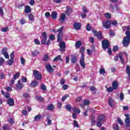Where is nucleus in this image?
I'll return each mask as SVG.
<instances>
[{"label": "nucleus", "mask_w": 130, "mask_h": 130, "mask_svg": "<svg viewBox=\"0 0 130 130\" xmlns=\"http://www.w3.org/2000/svg\"><path fill=\"white\" fill-rule=\"evenodd\" d=\"M80 52L81 53V56L80 59V64L83 69H85V54L84 53L85 52V47H82L80 48Z\"/></svg>", "instance_id": "obj_1"}, {"label": "nucleus", "mask_w": 130, "mask_h": 130, "mask_svg": "<svg viewBox=\"0 0 130 130\" xmlns=\"http://www.w3.org/2000/svg\"><path fill=\"white\" fill-rule=\"evenodd\" d=\"M125 35L126 36L124 38L122 44L124 47H127L130 43V31L128 30L126 31L125 32Z\"/></svg>", "instance_id": "obj_2"}, {"label": "nucleus", "mask_w": 130, "mask_h": 130, "mask_svg": "<svg viewBox=\"0 0 130 130\" xmlns=\"http://www.w3.org/2000/svg\"><path fill=\"white\" fill-rule=\"evenodd\" d=\"M104 121H105V116L103 115L99 116L97 118L96 126L101 127Z\"/></svg>", "instance_id": "obj_3"}, {"label": "nucleus", "mask_w": 130, "mask_h": 130, "mask_svg": "<svg viewBox=\"0 0 130 130\" xmlns=\"http://www.w3.org/2000/svg\"><path fill=\"white\" fill-rule=\"evenodd\" d=\"M32 75L35 80H38L39 81L41 80V79H42V76L41 75V74H40V73H39V71L37 70H34L33 71Z\"/></svg>", "instance_id": "obj_4"}, {"label": "nucleus", "mask_w": 130, "mask_h": 130, "mask_svg": "<svg viewBox=\"0 0 130 130\" xmlns=\"http://www.w3.org/2000/svg\"><path fill=\"white\" fill-rule=\"evenodd\" d=\"M62 30H63V27H61L60 28L57 30V32H59L57 36V41L58 42H61V40L62 39Z\"/></svg>", "instance_id": "obj_5"}, {"label": "nucleus", "mask_w": 130, "mask_h": 130, "mask_svg": "<svg viewBox=\"0 0 130 130\" xmlns=\"http://www.w3.org/2000/svg\"><path fill=\"white\" fill-rule=\"evenodd\" d=\"M124 115L126 117V118L124 120L125 126L126 127H130L129 115L128 114H125Z\"/></svg>", "instance_id": "obj_6"}, {"label": "nucleus", "mask_w": 130, "mask_h": 130, "mask_svg": "<svg viewBox=\"0 0 130 130\" xmlns=\"http://www.w3.org/2000/svg\"><path fill=\"white\" fill-rule=\"evenodd\" d=\"M111 25V21L109 20H107V21L103 22V26L106 29H109L110 28V26Z\"/></svg>", "instance_id": "obj_7"}, {"label": "nucleus", "mask_w": 130, "mask_h": 130, "mask_svg": "<svg viewBox=\"0 0 130 130\" xmlns=\"http://www.w3.org/2000/svg\"><path fill=\"white\" fill-rule=\"evenodd\" d=\"M59 46L60 47L59 49V51H66V43L60 42L59 44Z\"/></svg>", "instance_id": "obj_8"}, {"label": "nucleus", "mask_w": 130, "mask_h": 130, "mask_svg": "<svg viewBox=\"0 0 130 130\" xmlns=\"http://www.w3.org/2000/svg\"><path fill=\"white\" fill-rule=\"evenodd\" d=\"M102 46L104 49H107L109 47V42L107 40L102 41Z\"/></svg>", "instance_id": "obj_9"}, {"label": "nucleus", "mask_w": 130, "mask_h": 130, "mask_svg": "<svg viewBox=\"0 0 130 130\" xmlns=\"http://www.w3.org/2000/svg\"><path fill=\"white\" fill-rule=\"evenodd\" d=\"M92 33L94 35V36H96L98 39H102V35L101 34V32H97L96 30H93Z\"/></svg>", "instance_id": "obj_10"}, {"label": "nucleus", "mask_w": 130, "mask_h": 130, "mask_svg": "<svg viewBox=\"0 0 130 130\" xmlns=\"http://www.w3.org/2000/svg\"><path fill=\"white\" fill-rule=\"evenodd\" d=\"M24 88V85L21 82V80H18V83L16 85V90H20Z\"/></svg>", "instance_id": "obj_11"}, {"label": "nucleus", "mask_w": 130, "mask_h": 130, "mask_svg": "<svg viewBox=\"0 0 130 130\" xmlns=\"http://www.w3.org/2000/svg\"><path fill=\"white\" fill-rule=\"evenodd\" d=\"M45 68L48 73H53V69H52L51 65L49 64H46Z\"/></svg>", "instance_id": "obj_12"}, {"label": "nucleus", "mask_w": 130, "mask_h": 130, "mask_svg": "<svg viewBox=\"0 0 130 130\" xmlns=\"http://www.w3.org/2000/svg\"><path fill=\"white\" fill-rule=\"evenodd\" d=\"M58 21L61 24L66 22V14L64 13H61L60 15V19H58Z\"/></svg>", "instance_id": "obj_13"}, {"label": "nucleus", "mask_w": 130, "mask_h": 130, "mask_svg": "<svg viewBox=\"0 0 130 130\" xmlns=\"http://www.w3.org/2000/svg\"><path fill=\"white\" fill-rule=\"evenodd\" d=\"M39 83L37 80H32L31 82L30 83L29 86L31 88H35V87H37Z\"/></svg>", "instance_id": "obj_14"}, {"label": "nucleus", "mask_w": 130, "mask_h": 130, "mask_svg": "<svg viewBox=\"0 0 130 130\" xmlns=\"http://www.w3.org/2000/svg\"><path fill=\"white\" fill-rule=\"evenodd\" d=\"M108 102L111 107H114L115 106V101L112 98H110L108 100Z\"/></svg>", "instance_id": "obj_15"}, {"label": "nucleus", "mask_w": 130, "mask_h": 130, "mask_svg": "<svg viewBox=\"0 0 130 130\" xmlns=\"http://www.w3.org/2000/svg\"><path fill=\"white\" fill-rule=\"evenodd\" d=\"M72 11H73V10L71 7L69 6H67L66 7V11L65 13L67 16H69V15H71V13H72Z\"/></svg>", "instance_id": "obj_16"}, {"label": "nucleus", "mask_w": 130, "mask_h": 130, "mask_svg": "<svg viewBox=\"0 0 130 130\" xmlns=\"http://www.w3.org/2000/svg\"><path fill=\"white\" fill-rule=\"evenodd\" d=\"M7 104L10 106H14L15 104V102L14 101V99H9L7 100Z\"/></svg>", "instance_id": "obj_17"}, {"label": "nucleus", "mask_w": 130, "mask_h": 130, "mask_svg": "<svg viewBox=\"0 0 130 130\" xmlns=\"http://www.w3.org/2000/svg\"><path fill=\"white\" fill-rule=\"evenodd\" d=\"M74 27L76 30H80L81 29V23H78V22H75L74 24Z\"/></svg>", "instance_id": "obj_18"}, {"label": "nucleus", "mask_w": 130, "mask_h": 130, "mask_svg": "<svg viewBox=\"0 0 130 130\" xmlns=\"http://www.w3.org/2000/svg\"><path fill=\"white\" fill-rule=\"evenodd\" d=\"M112 87L114 90H117V88H118V83L115 81H113L112 84Z\"/></svg>", "instance_id": "obj_19"}, {"label": "nucleus", "mask_w": 130, "mask_h": 130, "mask_svg": "<svg viewBox=\"0 0 130 130\" xmlns=\"http://www.w3.org/2000/svg\"><path fill=\"white\" fill-rule=\"evenodd\" d=\"M42 118V115L38 114L34 117V121H39Z\"/></svg>", "instance_id": "obj_20"}, {"label": "nucleus", "mask_w": 130, "mask_h": 130, "mask_svg": "<svg viewBox=\"0 0 130 130\" xmlns=\"http://www.w3.org/2000/svg\"><path fill=\"white\" fill-rule=\"evenodd\" d=\"M54 109V106L52 104H50L48 105L47 107V110H49V111H52Z\"/></svg>", "instance_id": "obj_21"}, {"label": "nucleus", "mask_w": 130, "mask_h": 130, "mask_svg": "<svg viewBox=\"0 0 130 130\" xmlns=\"http://www.w3.org/2000/svg\"><path fill=\"white\" fill-rule=\"evenodd\" d=\"M77 56L73 55L71 56V61L73 63H76L77 62Z\"/></svg>", "instance_id": "obj_22"}, {"label": "nucleus", "mask_w": 130, "mask_h": 130, "mask_svg": "<svg viewBox=\"0 0 130 130\" xmlns=\"http://www.w3.org/2000/svg\"><path fill=\"white\" fill-rule=\"evenodd\" d=\"M51 16L53 19H56V18H57V13L55 11H53L51 13Z\"/></svg>", "instance_id": "obj_23"}, {"label": "nucleus", "mask_w": 130, "mask_h": 130, "mask_svg": "<svg viewBox=\"0 0 130 130\" xmlns=\"http://www.w3.org/2000/svg\"><path fill=\"white\" fill-rule=\"evenodd\" d=\"M57 60H60L61 61H62V58H61V55H58L53 59V61H57Z\"/></svg>", "instance_id": "obj_24"}, {"label": "nucleus", "mask_w": 130, "mask_h": 130, "mask_svg": "<svg viewBox=\"0 0 130 130\" xmlns=\"http://www.w3.org/2000/svg\"><path fill=\"white\" fill-rule=\"evenodd\" d=\"M30 11H31V7L28 6H26L25 9V13H26V14H28V13H30Z\"/></svg>", "instance_id": "obj_25"}, {"label": "nucleus", "mask_w": 130, "mask_h": 130, "mask_svg": "<svg viewBox=\"0 0 130 130\" xmlns=\"http://www.w3.org/2000/svg\"><path fill=\"white\" fill-rule=\"evenodd\" d=\"M49 60V56L47 54H45L44 55V58L43 59V60H44V61H48Z\"/></svg>", "instance_id": "obj_26"}, {"label": "nucleus", "mask_w": 130, "mask_h": 130, "mask_svg": "<svg viewBox=\"0 0 130 130\" xmlns=\"http://www.w3.org/2000/svg\"><path fill=\"white\" fill-rule=\"evenodd\" d=\"M19 77H20V73L17 72L16 74L14 75L13 79L14 80H17V79H19Z\"/></svg>", "instance_id": "obj_27"}, {"label": "nucleus", "mask_w": 130, "mask_h": 130, "mask_svg": "<svg viewBox=\"0 0 130 130\" xmlns=\"http://www.w3.org/2000/svg\"><path fill=\"white\" fill-rule=\"evenodd\" d=\"M13 63H14V59H9L7 61V64L9 66H13Z\"/></svg>", "instance_id": "obj_28"}, {"label": "nucleus", "mask_w": 130, "mask_h": 130, "mask_svg": "<svg viewBox=\"0 0 130 130\" xmlns=\"http://www.w3.org/2000/svg\"><path fill=\"white\" fill-rule=\"evenodd\" d=\"M73 111L74 112H77V113H81V110H79V108H76V107H75L73 109Z\"/></svg>", "instance_id": "obj_29"}, {"label": "nucleus", "mask_w": 130, "mask_h": 130, "mask_svg": "<svg viewBox=\"0 0 130 130\" xmlns=\"http://www.w3.org/2000/svg\"><path fill=\"white\" fill-rule=\"evenodd\" d=\"M65 108L68 111H72V107L70 105H66Z\"/></svg>", "instance_id": "obj_30"}, {"label": "nucleus", "mask_w": 130, "mask_h": 130, "mask_svg": "<svg viewBox=\"0 0 130 130\" xmlns=\"http://www.w3.org/2000/svg\"><path fill=\"white\" fill-rule=\"evenodd\" d=\"M113 128L115 130H119V126L117 124H114L113 125Z\"/></svg>", "instance_id": "obj_31"}, {"label": "nucleus", "mask_w": 130, "mask_h": 130, "mask_svg": "<svg viewBox=\"0 0 130 130\" xmlns=\"http://www.w3.org/2000/svg\"><path fill=\"white\" fill-rule=\"evenodd\" d=\"M126 73L127 75H130V67H129V66H127L126 67Z\"/></svg>", "instance_id": "obj_32"}, {"label": "nucleus", "mask_w": 130, "mask_h": 130, "mask_svg": "<svg viewBox=\"0 0 130 130\" xmlns=\"http://www.w3.org/2000/svg\"><path fill=\"white\" fill-rule=\"evenodd\" d=\"M100 75H104L105 74V69L104 68H101L100 70Z\"/></svg>", "instance_id": "obj_33"}, {"label": "nucleus", "mask_w": 130, "mask_h": 130, "mask_svg": "<svg viewBox=\"0 0 130 130\" xmlns=\"http://www.w3.org/2000/svg\"><path fill=\"white\" fill-rule=\"evenodd\" d=\"M39 54V52L37 50H35L34 52H31L32 56H36L37 54Z\"/></svg>", "instance_id": "obj_34"}, {"label": "nucleus", "mask_w": 130, "mask_h": 130, "mask_svg": "<svg viewBox=\"0 0 130 130\" xmlns=\"http://www.w3.org/2000/svg\"><path fill=\"white\" fill-rule=\"evenodd\" d=\"M81 45H82V42H81V41H77L76 43V47H77V48H79V47H80Z\"/></svg>", "instance_id": "obj_35"}, {"label": "nucleus", "mask_w": 130, "mask_h": 130, "mask_svg": "<svg viewBox=\"0 0 130 130\" xmlns=\"http://www.w3.org/2000/svg\"><path fill=\"white\" fill-rule=\"evenodd\" d=\"M42 39H47V37L46 36V32L44 31L42 34Z\"/></svg>", "instance_id": "obj_36"}, {"label": "nucleus", "mask_w": 130, "mask_h": 130, "mask_svg": "<svg viewBox=\"0 0 130 130\" xmlns=\"http://www.w3.org/2000/svg\"><path fill=\"white\" fill-rule=\"evenodd\" d=\"M119 98H120V100H121V101H122V100H123L124 99V94L123 93V92H121L120 94Z\"/></svg>", "instance_id": "obj_37"}, {"label": "nucleus", "mask_w": 130, "mask_h": 130, "mask_svg": "<svg viewBox=\"0 0 130 130\" xmlns=\"http://www.w3.org/2000/svg\"><path fill=\"white\" fill-rule=\"evenodd\" d=\"M7 50H8V48L7 47L4 48L2 50V54H5V53H8V52H7Z\"/></svg>", "instance_id": "obj_38"}, {"label": "nucleus", "mask_w": 130, "mask_h": 130, "mask_svg": "<svg viewBox=\"0 0 130 130\" xmlns=\"http://www.w3.org/2000/svg\"><path fill=\"white\" fill-rule=\"evenodd\" d=\"M119 57L122 63H123L124 62V61L123 60V59H122V53H119Z\"/></svg>", "instance_id": "obj_39"}, {"label": "nucleus", "mask_w": 130, "mask_h": 130, "mask_svg": "<svg viewBox=\"0 0 130 130\" xmlns=\"http://www.w3.org/2000/svg\"><path fill=\"white\" fill-rule=\"evenodd\" d=\"M3 130H10V125L6 124L3 126Z\"/></svg>", "instance_id": "obj_40"}, {"label": "nucleus", "mask_w": 130, "mask_h": 130, "mask_svg": "<svg viewBox=\"0 0 130 130\" xmlns=\"http://www.w3.org/2000/svg\"><path fill=\"white\" fill-rule=\"evenodd\" d=\"M105 16L107 19H110L111 18V14L110 13H107L105 14Z\"/></svg>", "instance_id": "obj_41"}, {"label": "nucleus", "mask_w": 130, "mask_h": 130, "mask_svg": "<svg viewBox=\"0 0 130 130\" xmlns=\"http://www.w3.org/2000/svg\"><path fill=\"white\" fill-rule=\"evenodd\" d=\"M113 90H114V89L112 87H110L107 88V92H113Z\"/></svg>", "instance_id": "obj_42"}, {"label": "nucleus", "mask_w": 130, "mask_h": 130, "mask_svg": "<svg viewBox=\"0 0 130 130\" xmlns=\"http://www.w3.org/2000/svg\"><path fill=\"white\" fill-rule=\"evenodd\" d=\"M5 62V59L3 57H0V66H3Z\"/></svg>", "instance_id": "obj_43"}, {"label": "nucleus", "mask_w": 130, "mask_h": 130, "mask_svg": "<svg viewBox=\"0 0 130 130\" xmlns=\"http://www.w3.org/2000/svg\"><path fill=\"white\" fill-rule=\"evenodd\" d=\"M28 18H29V21H34V16H33V15L32 14L29 15Z\"/></svg>", "instance_id": "obj_44"}, {"label": "nucleus", "mask_w": 130, "mask_h": 130, "mask_svg": "<svg viewBox=\"0 0 130 130\" xmlns=\"http://www.w3.org/2000/svg\"><path fill=\"white\" fill-rule=\"evenodd\" d=\"M47 119L48 120L47 123L48 124H52V121H51V120L49 119V117L47 116Z\"/></svg>", "instance_id": "obj_45"}, {"label": "nucleus", "mask_w": 130, "mask_h": 130, "mask_svg": "<svg viewBox=\"0 0 130 130\" xmlns=\"http://www.w3.org/2000/svg\"><path fill=\"white\" fill-rule=\"evenodd\" d=\"M49 38L51 40L53 41L55 39V36L54 35H50Z\"/></svg>", "instance_id": "obj_46"}, {"label": "nucleus", "mask_w": 130, "mask_h": 130, "mask_svg": "<svg viewBox=\"0 0 130 130\" xmlns=\"http://www.w3.org/2000/svg\"><path fill=\"white\" fill-rule=\"evenodd\" d=\"M88 111H89V108H87L86 110L83 113V115L88 116Z\"/></svg>", "instance_id": "obj_47"}, {"label": "nucleus", "mask_w": 130, "mask_h": 130, "mask_svg": "<svg viewBox=\"0 0 130 130\" xmlns=\"http://www.w3.org/2000/svg\"><path fill=\"white\" fill-rule=\"evenodd\" d=\"M83 104L86 106L89 105V104H90V102L89 101L85 100L83 101Z\"/></svg>", "instance_id": "obj_48"}, {"label": "nucleus", "mask_w": 130, "mask_h": 130, "mask_svg": "<svg viewBox=\"0 0 130 130\" xmlns=\"http://www.w3.org/2000/svg\"><path fill=\"white\" fill-rule=\"evenodd\" d=\"M9 29V27H4L3 28H2L1 31L2 32H8V29Z\"/></svg>", "instance_id": "obj_49"}, {"label": "nucleus", "mask_w": 130, "mask_h": 130, "mask_svg": "<svg viewBox=\"0 0 130 130\" xmlns=\"http://www.w3.org/2000/svg\"><path fill=\"white\" fill-rule=\"evenodd\" d=\"M89 90L90 91H95L96 90V87H95V86H90L89 87Z\"/></svg>", "instance_id": "obj_50"}, {"label": "nucleus", "mask_w": 130, "mask_h": 130, "mask_svg": "<svg viewBox=\"0 0 130 130\" xmlns=\"http://www.w3.org/2000/svg\"><path fill=\"white\" fill-rule=\"evenodd\" d=\"M81 16L82 19H85L87 17V14L86 13H81Z\"/></svg>", "instance_id": "obj_51"}, {"label": "nucleus", "mask_w": 130, "mask_h": 130, "mask_svg": "<svg viewBox=\"0 0 130 130\" xmlns=\"http://www.w3.org/2000/svg\"><path fill=\"white\" fill-rule=\"evenodd\" d=\"M3 55H4L5 58H7V59H9L10 56H9V53H5V54H3Z\"/></svg>", "instance_id": "obj_52"}, {"label": "nucleus", "mask_w": 130, "mask_h": 130, "mask_svg": "<svg viewBox=\"0 0 130 130\" xmlns=\"http://www.w3.org/2000/svg\"><path fill=\"white\" fill-rule=\"evenodd\" d=\"M86 30L87 31H91V26H90V24L89 23L87 24Z\"/></svg>", "instance_id": "obj_53"}, {"label": "nucleus", "mask_w": 130, "mask_h": 130, "mask_svg": "<svg viewBox=\"0 0 130 130\" xmlns=\"http://www.w3.org/2000/svg\"><path fill=\"white\" fill-rule=\"evenodd\" d=\"M0 78L2 79V80H4V79H5L6 76H5V74L0 73Z\"/></svg>", "instance_id": "obj_54"}, {"label": "nucleus", "mask_w": 130, "mask_h": 130, "mask_svg": "<svg viewBox=\"0 0 130 130\" xmlns=\"http://www.w3.org/2000/svg\"><path fill=\"white\" fill-rule=\"evenodd\" d=\"M68 97H69V95H68V94H66L65 95L62 96V101H63V102L64 101V100H66V99H67V98H68Z\"/></svg>", "instance_id": "obj_55"}, {"label": "nucleus", "mask_w": 130, "mask_h": 130, "mask_svg": "<svg viewBox=\"0 0 130 130\" xmlns=\"http://www.w3.org/2000/svg\"><path fill=\"white\" fill-rule=\"evenodd\" d=\"M47 40V39H42V41H41V43H42V44L45 45L46 43Z\"/></svg>", "instance_id": "obj_56"}, {"label": "nucleus", "mask_w": 130, "mask_h": 130, "mask_svg": "<svg viewBox=\"0 0 130 130\" xmlns=\"http://www.w3.org/2000/svg\"><path fill=\"white\" fill-rule=\"evenodd\" d=\"M15 55V52H12L10 54L11 59H14V56Z\"/></svg>", "instance_id": "obj_57"}, {"label": "nucleus", "mask_w": 130, "mask_h": 130, "mask_svg": "<svg viewBox=\"0 0 130 130\" xmlns=\"http://www.w3.org/2000/svg\"><path fill=\"white\" fill-rule=\"evenodd\" d=\"M20 60H21V64H25V59H24V58L21 57Z\"/></svg>", "instance_id": "obj_58"}, {"label": "nucleus", "mask_w": 130, "mask_h": 130, "mask_svg": "<svg viewBox=\"0 0 130 130\" xmlns=\"http://www.w3.org/2000/svg\"><path fill=\"white\" fill-rule=\"evenodd\" d=\"M118 50V47L116 46L113 47V51H117Z\"/></svg>", "instance_id": "obj_59"}, {"label": "nucleus", "mask_w": 130, "mask_h": 130, "mask_svg": "<svg viewBox=\"0 0 130 130\" xmlns=\"http://www.w3.org/2000/svg\"><path fill=\"white\" fill-rule=\"evenodd\" d=\"M29 4L30 5V6H34V5H35V1L30 0Z\"/></svg>", "instance_id": "obj_60"}, {"label": "nucleus", "mask_w": 130, "mask_h": 130, "mask_svg": "<svg viewBox=\"0 0 130 130\" xmlns=\"http://www.w3.org/2000/svg\"><path fill=\"white\" fill-rule=\"evenodd\" d=\"M22 82L23 83H26L27 82V78L26 77H23L21 79Z\"/></svg>", "instance_id": "obj_61"}, {"label": "nucleus", "mask_w": 130, "mask_h": 130, "mask_svg": "<svg viewBox=\"0 0 130 130\" xmlns=\"http://www.w3.org/2000/svg\"><path fill=\"white\" fill-rule=\"evenodd\" d=\"M62 88H63V90H67V89H68V88H69V85H68L67 84H64L62 86Z\"/></svg>", "instance_id": "obj_62"}, {"label": "nucleus", "mask_w": 130, "mask_h": 130, "mask_svg": "<svg viewBox=\"0 0 130 130\" xmlns=\"http://www.w3.org/2000/svg\"><path fill=\"white\" fill-rule=\"evenodd\" d=\"M41 89H42V90L45 91V90H46V86L45 85H44V84H42L41 85Z\"/></svg>", "instance_id": "obj_63"}, {"label": "nucleus", "mask_w": 130, "mask_h": 130, "mask_svg": "<svg viewBox=\"0 0 130 130\" xmlns=\"http://www.w3.org/2000/svg\"><path fill=\"white\" fill-rule=\"evenodd\" d=\"M8 122H10V123H14V119L12 118H10L8 119Z\"/></svg>", "instance_id": "obj_64"}]
</instances>
